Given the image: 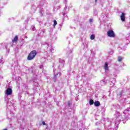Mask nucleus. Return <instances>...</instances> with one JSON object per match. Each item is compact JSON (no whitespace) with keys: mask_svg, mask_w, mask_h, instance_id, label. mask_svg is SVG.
Segmentation results:
<instances>
[{"mask_svg":"<svg viewBox=\"0 0 130 130\" xmlns=\"http://www.w3.org/2000/svg\"><path fill=\"white\" fill-rule=\"evenodd\" d=\"M37 54V52H36V50H34L31 51L29 54H28L27 59V60H32V59H34V58L35 56H36V55Z\"/></svg>","mask_w":130,"mask_h":130,"instance_id":"1","label":"nucleus"},{"mask_svg":"<svg viewBox=\"0 0 130 130\" xmlns=\"http://www.w3.org/2000/svg\"><path fill=\"white\" fill-rule=\"evenodd\" d=\"M107 35L109 37H115V34L112 30H110L107 32Z\"/></svg>","mask_w":130,"mask_h":130,"instance_id":"2","label":"nucleus"},{"mask_svg":"<svg viewBox=\"0 0 130 130\" xmlns=\"http://www.w3.org/2000/svg\"><path fill=\"white\" fill-rule=\"evenodd\" d=\"M120 18L122 22H124L125 21V13L122 12L120 16Z\"/></svg>","mask_w":130,"mask_h":130,"instance_id":"3","label":"nucleus"},{"mask_svg":"<svg viewBox=\"0 0 130 130\" xmlns=\"http://www.w3.org/2000/svg\"><path fill=\"white\" fill-rule=\"evenodd\" d=\"M12 88H7V89L6 90V95H7L8 96L10 95H12Z\"/></svg>","mask_w":130,"mask_h":130,"instance_id":"4","label":"nucleus"},{"mask_svg":"<svg viewBox=\"0 0 130 130\" xmlns=\"http://www.w3.org/2000/svg\"><path fill=\"white\" fill-rule=\"evenodd\" d=\"M18 41V36H16L14 39L12 40V43H15V42H17Z\"/></svg>","mask_w":130,"mask_h":130,"instance_id":"5","label":"nucleus"},{"mask_svg":"<svg viewBox=\"0 0 130 130\" xmlns=\"http://www.w3.org/2000/svg\"><path fill=\"white\" fill-rule=\"evenodd\" d=\"M104 69L105 71H108V63H107L106 62L105 63Z\"/></svg>","mask_w":130,"mask_h":130,"instance_id":"6","label":"nucleus"},{"mask_svg":"<svg viewBox=\"0 0 130 130\" xmlns=\"http://www.w3.org/2000/svg\"><path fill=\"white\" fill-rule=\"evenodd\" d=\"M94 105L95 106H100V102H99V101H95V102L94 103Z\"/></svg>","mask_w":130,"mask_h":130,"instance_id":"7","label":"nucleus"},{"mask_svg":"<svg viewBox=\"0 0 130 130\" xmlns=\"http://www.w3.org/2000/svg\"><path fill=\"white\" fill-rule=\"evenodd\" d=\"M90 39L91 40H94L95 39V35H91L90 36Z\"/></svg>","mask_w":130,"mask_h":130,"instance_id":"8","label":"nucleus"},{"mask_svg":"<svg viewBox=\"0 0 130 130\" xmlns=\"http://www.w3.org/2000/svg\"><path fill=\"white\" fill-rule=\"evenodd\" d=\"M121 60H122V57H121V56H119L118 57V61L120 62L121 61Z\"/></svg>","mask_w":130,"mask_h":130,"instance_id":"9","label":"nucleus"},{"mask_svg":"<svg viewBox=\"0 0 130 130\" xmlns=\"http://www.w3.org/2000/svg\"><path fill=\"white\" fill-rule=\"evenodd\" d=\"M90 105H93L94 104V101L93 100H90L89 101Z\"/></svg>","mask_w":130,"mask_h":130,"instance_id":"10","label":"nucleus"},{"mask_svg":"<svg viewBox=\"0 0 130 130\" xmlns=\"http://www.w3.org/2000/svg\"><path fill=\"white\" fill-rule=\"evenodd\" d=\"M57 24V22L56 21V20H54V26H56V25Z\"/></svg>","mask_w":130,"mask_h":130,"instance_id":"11","label":"nucleus"},{"mask_svg":"<svg viewBox=\"0 0 130 130\" xmlns=\"http://www.w3.org/2000/svg\"><path fill=\"white\" fill-rule=\"evenodd\" d=\"M68 106L71 105V101H69L68 102Z\"/></svg>","mask_w":130,"mask_h":130,"instance_id":"12","label":"nucleus"},{"mask_svg":"<svg viewBox=\"0 0 130 130\" xmlns=\"http://www.w3.org/2000/svg\"><path fill=\"white\" fill-rule=\"evenodd\" d=\"M42 124H43V125H46L45 122H44V121L42 122Z\"/></svg>","mask_w":130,"mask_h":130,"instance_id":"13","label":"nucleus"},{"mask_svg":"<svg viewBox=\"0 0 130 130\" xmlns=\"http://www.w3.org/2000/svg\"><path fill=\"white\" fill-rule=\"evenodd\" d=\"M89 22H93V19H90V20H89Z\"/></svg>","mask_w":130,"mask_h":130,"instance_id":"14","label":"nucleus"},{"mask_svg":"<svg viewBox=\"0 0 130 130\" xmlns=\"http://www.w3.org/2000/svg\"><path fill=\"white\" fill-rule=\"evenodd\" d=\"M97 2V0H95V3H96Z\"/></svg>","mask_w":130,"mask_h":130,"instance_id":"15","label":"nucleus"}]
</instances>
